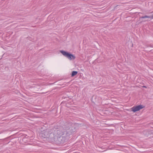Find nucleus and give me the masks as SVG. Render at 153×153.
Here are the masks:
<instances>
[{
	"instance_id": "obj_1",
	"label": "nucleus",
	"mask_w": 153,
	"mask_h": 153,
	"mask_svg": "<svg viewBox=\"0 0 153 153\" xmlns=\"http://www.w3.org/2000/svg\"><path fill=\"white\" fill-rule=\"evenodd\" d=\"M51 131L54 135L58 137H60L65 134L67 136L69 135L68 131H66L65 129L62 127H59V128H54L52 129H51Z\"/></svg>"
},
{
	"instance_id": "obj_2",
	"label": "nucleus",
	"mask_w": 153,
	"mask_h": 153,
	"mask_svg": "<svg viewBox=\"0 0 153 153\" xmlns=\"http://www.w3.org/2000/svg\"><path fill=\"white\" fill-rule=\"evenodd\" d=\"M60 52L65 57H67L70 60L72 59L74 60L75 58V56L73 54H70L69 53L64 51H60Z\"/></svg>"
},
{
	"instance_id": "obj_3",
	"label": "nucleus",
	"mask_w": 153,
	"mask_h": 153,
	"mask_svg": "<svg viewBox=\"0 0 153 153\" xmlns=\"http://www.w3.org/2000/svg\"><path fill=\"white\" fill-rule=\"evenodd\" d=\"M144 107L145 106L143 105H139L137 106H134L131 108V110L133 112H135L136 111H139L140 110Z\"/></svg>"
},
{
	"instance_id": "obj_4",
	"label": "nucleus",
	"mask_w": 153,
	"mask_h": 153,
	"mask_svg": "<svg viewBox=\"0 0 153 153\" xmlns=\"http://www.w3.org/2000/svg\"><path fill=\"white\" fill-rule=\"evenodd\" d=\"M141 19H144L145 18H150L151 19H153V14L151 16H142L141 17Z\"/></svg>"
},
{
	"instance_id": "obj_5",
	"label": "nucleus",
	"mask_w": 153,
	"mask_h": 153,
	"mask_svg": "<svg viewBox=\"0 0 153 153\" xmlns=\"http://www.w3.org/2000/svg\"><path fill=\"white\" fill-rule=\"evenodd\" d=\"M78 73V72L76 71H73L72 72V74H71V76L73 77V76H74L75 75H76Z\"/></svg>"
},
{
	"instance_id": "obj_6",
	"label": "nucleus",
	"mask_w": 153,
	"mask_h": 153,
	"mask_svg": "<svg viewBox=\"0 0 153 153\" xmlns=\"http://www.w3.org/2000/svg\"><path fill=\"white\" fill-rule=\"evenodd\" d=\"M143 87H144V88H146V86H143Z\"/></svg>"
},
{
	"instance_id": "obj_7",
	"label": "nucleus",
	"mask_w": 153,
	"mask_h": 153,
	"mask_svg": "<svg viewBox=\"0 0 153 153\" xmlns=\"http://www.w3.org/2000/svg\"><path fill=\"white\" fill-rule=\"evenodd\" d=\"M153 13V11H152V12H151L150 13Z\"/></svg>"
}]
</instances>
